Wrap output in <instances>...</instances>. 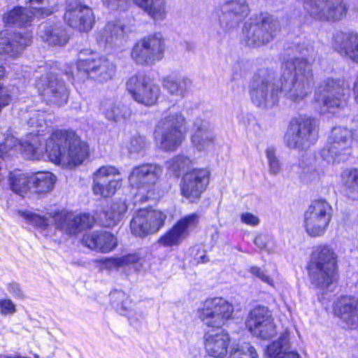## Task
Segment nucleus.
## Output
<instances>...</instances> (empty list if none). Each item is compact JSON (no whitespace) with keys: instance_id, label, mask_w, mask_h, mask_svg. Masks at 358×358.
Returning a JSON list of instances; mask_svg holds the SVG:
<instances>
[{"instance_id":"nucleus-46","label":"nucleus","mask_w":358,"mask_h":358,"mask_svg":"<svg viewBox=\"0 0 358 358\" xmlns=\"http://www.w3.org/2000/svg\"><path fill=\"white\" fill-rule=\"evenodd\" d=\"M57 0H41L36 6H31L33 17L48 16L53 13L55 7L57 5Z\"/></svg>"},{"instance_id":"nucleus-11","label":"nucleus","mask_w":358,"mask_h":358,"mask_svg":"<svg viewBox=\"0 0 358 358\" xmlns=\"http://www.w3.org/2000/svg\"><path fill=\"white\" fill-rule=\"evenodd\" d=\"M280 88L268 77L255 74L249 85L251 101L257 107L266 109L275 106L278 101Z\"/></svg>"},{"instance_id":"nucleus-28","label":"nucleus","mask_w":358,"mask_h":358,"mask_svg":"<svg viewBox=\"0 0 358 358\" xmlns=\"http://www.w3.org/2000/svg\"><path fill=\"white\" fill-rule=\"evenodd\" d=\"M101 109L108 120L115 122L130 117L131 114L129 108L115 96L104 99Z\"/></svg>"},{"instance_id":"nucleus-60","label":"nucleus","mask_w":358,"mask_h":358,"mask_svg":"<svg viewBox=\"0 0 358 358\" xmlns=\"http://www.w3.org/2000/svg\"><path fill=\"white\" fill-rule=\"evenodd\" d=\"M271 237L267 234L257 236L255 240V244L261 250L266 249Z\"/></svg>"},{"instance_id":"nucleus-5","label":"nucleus","mask_w":358,"mask_h":358,"mask_svg":"<svg viewBox=\"0 0 358 358\" xmlns=\"http://www.w3.org/2000/svg\"><path fill=\"white\" fill-rule=\"evenodd\" d=\"M281 25L273 15L261 14L255 19H250L243 29V40L249 47H259L272 41L280 33Z\"/></svg>"},{"instance_id":"nucleus-16","label":"nucleus","mask_w":358,"mask_h":358,"mask_svg":"<svg viewBox=\"0 0 358 358\" xmlns=\"http://www.w3.org/2000/svg\"><path fill=\"white\" fill-rule=\"evenodd\" d=\"M209 177L210 172L205 169L187 171L180 181L181 194L190 202H197L209 183Z\"/></svg>"},{"instance_id":"nucleus-18","label":"nucleus","mask_w":358,"mask_h":358,"mask_svg":"<svg viewBox=\"0 0 358 358\" xmlns=\"http://www.w3.org/2000/svg\"><path fill=\"white\" fill-rule=\"evenodd\" d=\"M64 20L70 27L88 31L94 23V15L92 10L79 0H69Z\"/></svg>"},{"instance_id":"nucleus-6","label":"nucleus","mask_w":358,"mask_h":358,"mask_svg":"<svg viewBox=\"0 0 358 358\" xmlns=\"http://www.w3.org/2000/svg\"><path fill=\"white\" fill-rule=\"evenodd\" d=\"M315 286L322 294L331 291L338 280L337 255L328 245H320L315 251Z\"/></svg>"},{"instance_id":"nucleus-64","label":"nucleus","mask_w":358,"mask_h":358,"mask_svg":"<svg viewBox=\"0 0 358 358\" xmlns=\"http://www.w3.org/2000/svg\"><path fill=\"white\" fill-rule=\"evenodd\" d=\"M303 8L307 13L311 16L313 13V0H304Z\"/></svg>"},{"instance_id":"nucleus-39","label":"nucleus","mask_w":358,"mask_h":358,"mask_svg":"<svg viewBox=\"0 0 358 358\" xmlns=\"http://www.w3.org/2000/svg\"><path fill=\"white\" fill-rule=\"evenodd\" d=\"M143 219L145 220V224L151 234L158 231L164 224L166 215L159 210L141 209L138 210Z\"/></svg>"},{"instance_id":"nucleus-54","label":"nucleus","mask_w":358,"mask_h":358,"mask_svg":"<svg viewBox=\"0 0 358 358\" xmlns=\"http://www.w3.org/2000/svg\"><path fill=\"white\" fill-rule=\"evenodd\" d=\"M310 157L308 158L304 155H302V158L299 162V167L303 169V171L300 175V178L303 182L306 183L310 180V176L308 174L310 173L311 175V167L309 166L310 164Z\"/></svg>"},{"instance_id":"nucleus-49","label":"nucleus","mask_w":358,"mask_h":358,"mask_svg":"<svg viewBox=\"0 0 358 358\" xmlns=\"http://www.w3.org/2000/svg\"><path fill=\"white\" fill-rule=\"evenodd\" d=\"M21 142L13 135H7L4 141L0 144V157L4 158L6 155H10V152L15 150L17 148H20Z\"/></svg>"},{"instance_id":"nucleus-41","label":"nucleus","mask_w":358,"mask_h":358,"mask_svg":"<svg viewBox=\"0 0 358 358\" xmlns=\"http://www.w3.org/2000/svg\"><path fill=\"white\" fill-rule=\"evenodd\" d=\"M342 180L346 187L348 196L352 200L358 199V170L345 171L342 174Z\"/></svg>"},{"instance_id":"nucleus-32","label":"nucleus","mask_w":358,"mask_h":358,"mask_svg":"<svg viewBox=\"0 0 358 358\" xmlns=\"http://www.w3.org/2000/svg\"><path fill=\"white\" fill-rule=\"evenodd\" d=\"M134 3L155 22L163 21L166 17L165 0H134Z\"/></svg>"},{"instance_id":"nucleus-34","label":"nucleus","mask_w":358,"mask_h":358,"mask_svg":"<svg viewBox=\"0 0 358 358\" xmlns=\"http://www.w3.org/2000/svg\"><path fill=\"white\" fill-rule=\"evenodd\" d=\"M124 37V26L117 22H109L100 33L99 40L110 45H118Z\"/></svg>"},{"instance_id":"nucleus-2","label":"nucleus","mask_w":358,"mask_h":358,"mask_svg":"<svg viewBox=\"0 0 358 358\" xmlns=\"http://www.w3.org/2000/svg\"><path fill=\"white\" fill-rule=\"evenodd\" d=\"M45 152L51 162L78 166L87 158L89 147L74 131L58 130L46 140Z\"/></svg>"},{"instance_id":"nucleus-22","label":"nucleus","mask_w":358,"mask_h":358,"mask_svg":"<svg viewBox=\"0 0 358 358\" xmlns=\"http://www.w3.org/2000/svg\"><path fill=\"white\" fill-rule=\"evenodd\" d=\"M334 312L345 327H358V299L354 296H343L335 302Z\"/></svg>"},{"instance_id":"nucleus-38","label":"nucleus","mask_w":358,"mask_h":358,"mask_svg":"<svg viewBox=\"0 0 358 358\" xmlns=\"http://www.w3.org/2000/svg\"><path fill=\"white\" fill-rule=\"evenodd\" d=\"M41 37L43 41L52 45H64L69 40L67 34L60 23L44 27Z\"/></svg>"},{"instance_id":"nucleus-1","label":"nucleus","mask_w":358,"mask_h":358,"mask_svg":"<svg viewBox=\"0 0 358 358\" xmlns=\"http://www.w3.org/2000/svg\"><path fill=\"white\" fill-rule=\"evenodd\" d=\"M292 50L293 58L287 59L282 66L280 93L294 102H299L311 92L313 68L305 58L308 49L304 43L294 45Z\"/></svg>"},{"instance_id":"nucleus-59","label":"nucleus","mask_w":358,"mask_h":358,"mask_svg":"<svg viewBox=\"0 0 358 358\" xmlns=\"http://www.w3.org/2000/svg\"><path fill=\"white\" fill-rule=\"evenodd\" d=\"M241 222L251 226H257L259 223L258 217L250 213H244L241 215Z\"/></svg>"},{"instance_id":"nucleus-9","label":"nucleus","mask_w":358,"mask_h":358,"mask_svg":"<svg viewBox=\"0 0 358 358\" xmlns=\"http://www.w3.org/2000/svg\"><path fill=\"white\" fill-rule=\"evenodd\" d=\"M165 43L160 33L145 36L134 45L131 57L138 64L152 65L164 55Z\"/></svg>"},{"instance_id":"nucleus-56","label":"nucleus","mask_w":358,"mask_h":358,"mask_svg":"<svg viewBox=\"0 0 358 358\" xmlns=\"http://www.w3.org/2000/svg\"><path fill=\"white\" fill-rule=\"evenodd\" d=\"M249 271L252 275L259 278L262 282L271 286H273V279L268 275H267L266 273L261 268L257 266H252L250 268Z\"/></svg>"},{"instance_id":"nucleus-62","label":"nucleus","mask_w":358,"mask_h":358,"mask_svg":"<svg viewBox=\"0 0 358 358\" xmlns=\"http://www.w3.org/2000/svg\"><path fill=\"white\" fill-rule=\"evenodd\" d=\"M103 265L107 269L112 270L118 268L120 266V257L105 259L103 261Z\"/></svg>"},{"instance_id":"nucleus-4","label":"nucleus","mask_w":358,"mask_h":358,"mask_svg":"<svg viewBox=\"0 0 358 358\" xmlns=\"http://www.w3.org/2000/svg\"><path fill=\"white\" fill-rule=\"evenodd\" d=\"M24 217L31 224L41 229L48 228L50 224L55 225V229L67 234L74 235L93 225L94 219L89 214L74 215L72 213L59 212L52 216H41L38 214L25 212Z\"/></svg>"},{"instance_id":"nucleus-25","label":"nucleus","mask_w":358,"mask_h":358,"mask_svg":"<svg viewBox=\"0 0 358 358\" xmlns=\"http://www.w3.org/2000/svg\"><path fill=\"white\" fill-rule=\"evenodd\" d=\"M82 241L87 248L104 253L113 250L117 245V238L105 231H95L85 234Z\"/></svg>"},{"instance_id":"nucleus-63","label":"nucleus","mask_w":358,"mask_h":358,"mask_svg":"<svg viewBox=\"0 0 358 358\" xmlns=\"http://www.w3.org/2000/svg\"><path fill=\"white\" fill-rule=\"evenodd\" d=\"M353 95L355 102L358 104V73L356 74L352 87Z\"/></svg>"},{"instance_id":"nucleus-26","label":"nucleus","mask_w":358,"mask_h":358,"mask_svg":"<svg viewBox=\"0 0 358 358\" xmlns=\"http://www.w3.org/2000/svg\"><path fill=\"white\" fill-rule=\"evenodd\" d=\"M192 142L199 150H202L213 143L215 135L210 122L202 117L194 119L192 127Z\"/></svg>"},{"instance_id":"nucleus-50","label":"nucleus","mask_w":358,"mask_h":358,"mask_svg":"<svg viewBox=\"0 0 358 358\" xmlns=\"http://www.w3.org/2000/svg\"><path fill=\"white\" fill-rule=\"evenodd\" d=\"M271 329L269 330L268 327L264 324L257 325V327L250 330L251 334L257 338H260L263 340L269 339L273 337L276 334L275 325L273 323V320L271 321Z\"/></svg>"},{"instance_id":"nucleus-55","label":"nucleus","mask_w":358,"mask_h":358,"mask_svg":"<svg viewBox=\"0 0 358 358\" xmlns=\"http://www.w3.org/2000/svg\"><path fill=\"white\" fill-rule=\"evenodd\" d=\"M6 288L9 294L17 299H24L25 294L20 285L16 282H10L6 285Z\"/></svg>"},{"instance_id":"nucleus-31","label":"nucleus","mask_w":358,"mask_h":358,"mask_svg":"<svg viewBox=\"0 0 358 358\" xmlns=\"http://www.w3.org/2000/svg\"><path fill=\"white\" fill-rule=\"evenodd\" d=\"M162 85L171 94L183 98L188 94L192 83L185 76H169L164 78Z\"/></svg>"},{"instance_id":"nucleus-47","label":"nucleus","mask_w":358,"mask_h":358,"mask_svg":"<svg viewBox=\"0 0 358 358\" xmlns=\"http://www.w3.org/2000/svg\"><path fill=\"white\" fill-rule=\"evenodd\" d=\"M265 154L269 173L273 176L278 175L282 170V164L275 155V150L273 147H268L266 149Z\"/></svg>"},{"instance_id":"nucleus-29","label":"nucleus","mask_w":358,"mask_h":358,"mask_svg":"<svg viewBox=\"0 0 358 358\" xmlns=\"http://www.w3.org/2000/svg\"><path fill=\"white\" fill-rule=\"evenodd\" d=\"M333 209L324 199L315 200V236L326 231L331 220Z\"/></svg>"},{"instance_id":"nucleus-20","label":"nucleus","mask_w":358,"mask_h":358,"mask_svg":"<svg viewBox=\"0 0 358 358\" xmlns=\"http://www.w3.org/2000/svg\"><path fill=\"white\" fill-rule=\"evenodd\" d=\"M120 172L113 166H103L94 174L92 189L96 195L108 197L115 194L120 187Z\"/></svg>"},{"instance_id":"nucleus-19","label":"nucleus","mask_w":358,"mask_h":358,"mask_svg":"<svg viewBox=\"0 0 358 358\" xmlns=\"http://www.w3.org/2000/svg\"><path fill=\"white\" fill-rule=\"evenodd\" d=\"M219 24L224 31L236 27L249 14V6L245 0H229L220 6Z\"/></svg>"},{"instance_id":"nucleus-13","label":"nucleus","mask_w":358,"mask_h":358,"mask_svg":"<svg viewBox=\"0 0 358 358\" xmlns=\"http://www.w3.org/2000/svg\"><path fill=\"white\" fill-rule=\"evenodd\" d=\"M354 138L353 132L344 127H334L329 137L327 148L322 150V157L327 162L344 161L349 155L351 138Z\"/></svg>"},{"instance_id":"nucleus-3","label":"nucleus","mask_w":358,"mask_h":358,"mask_svg":"<svg viewBox=\"0 0 358 358\" xmlns=\"http://www.w3.org/2000/svg\"><path fill=\"white\" fill-rule=\"evenodd\" d=\"M115 72V66L103 57L89 50H82L76 64L66 66L65 73L69 79L84 80L94 79L99 83L110 80Z\"/></svg>"},{"instance_id":"nucleus-23","label":"nucleus","mask_w":358,"mask_h":358,"mask_svg":"<svg viewBox=\"0 0 358 358\" xmlns=\"http://www.w3.org/2000/svg\"><path fill=\"white\" fill-rule=\"evenodd\" d=\"M332 46L341 55L358 64V34L357 33L336 31L333 36Z\"/></svg>"},{"instance_id":"nucleus-58","label":"nucleus","mask_w":358,"mask_h":358,"mask_svg":"<svg viewBox=\"0 0 358 358\" xmlns=\"http://www.w3.org/2000/svg\"><path fill=\"white\" fill-rule=\"evenodd\" d=\"M0 309L3 315H12L16 312L15 304L8 299L0 300Z\"/></svg>"},{"instance_id":"nucleus-43","label":"nucleus","mask_w":358,"mask_h":358,"mask_svg":"<svg viewBox=\"0 0 358 358\" xmlns=\"http://www.w3.org/2000/svg\"><path fill=\"white\" fill-rule=\"evenodd\" d=\"M192 164L191 159L185 155H177L166 162V168L174 176H178L187 171Z\"/></svg>"},{"instance_id":"nucleus-52","label":"nucleus","mask_w":358,"mask_h":358,"mask_svg":"<svg viewBox=\"0 0 358 358\" xmlns=\"http://www.w3.org/2000/svg\"><path fill=\"white\" fill-rule=\"evenodd\" d=\"M140 261V257L136 253L128 254L120 257L121 267L133 265L136 270H139L141 266V264L139 263Z\"/></svg>"},{"instance_id":"nucleus-35","label":"nucleus","mask_w":358,"mask_h":358,"mask_svg":"<svg viewBox=\"0 0 358 358\" xmlns=\"http://www.w3.org/2000/svg\"><path fill=\"white\" fill-rule=\"evenodd\" d=\"M20 150L27 158L39 159L43 151H45V146H43L40 135L31 133L27 140L20 143Z\"/></svg>"},{"instance_id":"nucleus-33","label":"nucleus","mask_w":358,"mask_h":358,"mask_svg":"<svg viewBox=\"0 0 358 358\" xmlns=\"http://www.w3.org/2000/svg\"><path fill=\"white\" fill-rule=\"evenodd\" d=\"M127 210V206L124 201H117L113 202L109 209L100 213L99 215L101 225L106 227H111L116 225Z\"/></svg>"},{"instance_id":"nucleus-7","label":"nucleus","mask_w":358,"mask_h":358,"mask_svg":"<svg viewBox=\"0 0 358 358\" xmlns=\"http://www.w3.org/2000/svg\"><path fill=\"white\" fill-rule=\"evenodd\" d=\"M185 119L180 113L169 112L155 127V137L162 149L176 150L184 139Z\"/></svg>"},{"instance_id":"nucleus-53","label":"nucleus","mask_w":358,"mask_h":358,"mask_svg":"<svg viewBox=\"0 0 358 358\" xmlns=\"http://www.w3.org/2000/svg\"><path fill=\"white\" fill-rule=\"evenodd\" d=\"M303 226L310 236H313V207L309 206L304 212Z\"/></svg>"},{"instance_id":"nucleus-37","label":"nucleus","mask_w":358,"mask_h":358,"mask_svg":"<svg viewBox=\"0 0 358 358\" xmlns=\"http://www.w3.org/2000/svg\"><path fill=\"white\" fill-rule=\"evenodd\" d=\"M273 320L268 308L258 306L250 310L246 322V326L250 331L257 327V325L265 324L267 328L268 327V329L271 330V321Z\"/></svg>"},{"instance_id":"nucleus-42","label":"nucleus","mask_w":358,"mask_h":358,"mask_svg":"<svg viewBox=\"0 0 358 358\" xmlns=\"http://www.w3.org/2000/svg\"><path fill=\"white\" fill-rule=\"evenodd\" d=\"M290 350L289 338L287 334H282L277 340L267 346L266 355L270 358H278Z\"/></svg>"},{"instance_id":"nucleus-40","label":"nucleus","mask_w":358,"mask_h":358,"mask_svg":"<svg viewBox=\"0 0 358 358\" xmlns=\"http://www.w3.org/2000/svg\"><path fill=\"white\" fill-rule=\"evenodd\" d=\"M9 183L10 189L19 195L23 196L27 192L31 193L30 175L19 172L10 173Z\"/></svg>"},{"instance_id":"nucleus-8","label":"nucleus","mask_w":358,"mask_h":358,"mask_svg":"<svg viewBox=\"0 0 358 358\" xmlns=\"http://www.w3.org/2000/svg\"><path fill=\"white\" fill-rule=\"evenodd\" d=\"M345 82L340 79L328 78L318 87L319 94L315 99V108L320 113H334L336 109L342 108L346 102Z\"/></svg>"},{"instance_id":"nucleus-57","label":"nucleus","mask_w":358,"mask_h":358,"mask_svg":"<svg viewBox=\"0 0 358 358\" xmlns=\"http://www.w3.org/2000/svg\"><path fill=\"white\" fill-rule=\"evenodd\" d=\"M129 0H102L105 6L111 10H125Z\"/></svg>"},{"instance_id":"nucleus-15","label":"nucleus","mask_w":358,"mask_h":358,"mask_svg":"<svg viewBox=\"0 0 358 358\" xmlns=\"http://www.w3.org/2000/svg\"><path fill=\"white\" fill-rule=\"evenodd\" d=\"M127 89L136 101L148 106L154 105L160 95L159 87L142 73L131 76Z\"/></svg>"},{"instance_id":"nucleus-48","label":"nucleus","mask_w":358,"mask_h":358,"mask_svg":"<svg viewBox=\"0 0 358 358\" xmlns=\"http://www.w3.org/2000/svg\"><path fill=\"white\" fill-rule=\"evenodd\" d=\"M230 358H258L255 349L249 343L233 348L230 352Z\"/></svg>"},{"instance_id":"nucleus-10","label":"nucleus","mask_w":358,"mask_h":358,"mask_svg":"<svg viewBox=\"0 0 358 358\" xmlns=\"http://www.w3.org/2000/svg\"><path fill=\"white\" fill-rule=\"evenodd\" d=\"M197 313L206 326L219 329L231 317L234 307L224 299L215 297L206 299Z\"/></svg>"},{"instance_id":"nucleus-45","label":"nucleus","mask_w":358,"mask_h":358,"mask_svg":"<svg viewBox=\"0 0 358 358\" xmlns=\"http://www.w3.org/2000/svg\"><path fill=\"white\" fill-rule=\"evenodd\" d=\"M147 147L145 138L138 134L133 135L128 144L127 149L131 156L143 155Z\"/></svg>"},{"instance_id":"nucleus-12","label":"nucleus","mask_w":358,"mask_h":358,"mask_svg":"<svg viewBox=\"0 0 358 358\" xmlns=\"http://www.w3.org/2000/svg\"><path fill=\"white\" fill-rule=\"evenodd\" d=\"M313 131V120L306 115L292 119L284 140L290 149L306 150L310 145V138Z\"/></svg>"},{"instance_id":"nucleus-21","label":"nucleus","mask_w":358,"mask_h":358,"mask_svg":"<svg viewBox=\"0 0 358 358\" xmlns=\"http://www.w3.org/2000/svg\"><path fill=\"white\" fill-rule=\"evenodd\" d=\"M162 168L153 164H145L135 166L129 176V182L137 189H149L158 180Z\"/></svg>"},{"instance_id":"nucleus-44","label":"nucleus","mask_w":358,"mask_h":358,"mask_svg":"<svg viewBox=\"0 0 358 358\" xmlns=\"http://www.w3.org/2000/svg\"><path fill=\"white\" fill-rule=\"evenodd\" d=\"M145 222L146 220L143 219L141 216V213L137 211L130 222L131 233L138 237H144L148 234H151L148 229V225L145 224Z\"/></svg>"},{"instance_id":"nucleus-27","label":"nucleus","mask_w":358,"mask_h":358,"mask_svg":"<svg viewBox=\"0 0 358 358\" xmlns=\"http://www.w3.org/2000/svg\"><path fill=\"white\" fill-rule=\"evenodd\" d=\"M205 348L207 353L215 358H222L227 353L230 338L227 333L207 332L204 334Z\"/></svg>"},{"instance_id":"nucleus-61","label":"nucleus","mask_w":358,"mask_h":358,"mask_svg":"<svg viewBox=\"0 0 358 358\" xmlns=\"http://www.w3.org/2000/svg\"><path fill=\"white\" fill-rule=\"evenodd\" d=\"M43 120V115L41 114L38 111H34L31 113V115L27 121V123L30 127H35L41 125Z\"/></svg>"},{"instance_id":"nucleus-30","label":"nucleus","mask_w":358,"mask_h":358,"mask_svg":"<svg viewBox=\"0 0 358 358\" xmlns=\"http://www.w3.org/2000/svg\"><path fill=\"white\" fill-rule=\"evenodd\" d=\"M56 176L49 171H38L30 175L31 193L44 194L53 189Z\"/></svg>"},{"instance_id":"nucleus-14","label":"nucleus","mask_w":358,"mask_h":358,"mask_svg":"<svg viewBox=\"0 0 358 358\" xmlns=\"http://www.w3.org/2000/svg\"><path fill=\"white\" fill-rule=\"evenodd\" d=\"M36 86L47 103L62 106L67 102L69 91L64 81L55 73H50L38 78Z\"/></svg>"},{"instance_id":"nucleus-51","label":"nucleus","mask_w":358,"mask_h":358,"mask_svg":"<svg viewBox=\"0 0 358 358\" xmlns=\"http://www.w3.org/2000/svg\"><path fill=\"white\" fill-rule=\"evenodd\" d=\"M110 301L116 308L127 309L128 299L122 290H114L110 294Z\"/></svg>"},{"instance_id":"nucleus-36","label":"nucleus","mask_w":358,"mask_h":358,"mask_svg":"<svg viewBox=\"0 0 358 358\" xmlns=\"http://www.w3.org/2000/svg\"><path fill=\"white\" fill-rule=\"evenodd\" d=\"M33 12L31 9L21 6L15 7L3 17V21L7 26H26L33 19Z\"/></svg>"},{"instance_id":"nucleus-17","label":"nucleus","mask_w":358,"mask_h":358,"mask_svg":"<svg viewBox=\"0 0 358 358\" xmlns=\"http://www.w3.org/2000/svg\"><path fill=\"white\" fill-rule=\"evenodd\" d=\"M199 222V215L195 213L182 217L159 239V243L164 247L180 245L197 227Z\"/></svg>"},{"instance_id":"nucleus-24","label":"nucleus","mask_w":358,"mask_h":358,"mask_svg":"<svg viewBox=\"0 0 358 358\" xmlns=\"http://www.w3.org/2000/svg\"><path fill=\"white\" fill-rule=\"evenodd\" d=\"M343 0H315V18L326 21H338L346 15Z\"/></svg>"}]
</instances>
